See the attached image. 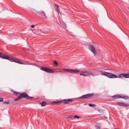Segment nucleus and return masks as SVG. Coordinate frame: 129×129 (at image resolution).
<instances>
[{"instance_id": "obj_1", "label": "nucleus", "mask_w": 129, "mask_h": 129, "mask_svg": "<svg viewBox=\"0 0 129 129\" xmlns=\"http://www.w3.org/2000/svg\"><path fill=\"white\" fill-rule=\"evenodd\" d=\"M0 57L3 59H8L12 62H14L21 64H24L17 59L13 57H9L8 55H5L3 53L1 52H0Z\"/></svg>"}, {"instance_id": "obj_2", "label": "nucleus", "mask_w": 129, "mask_h": 129, "mask_svg": "<svg viewBox=\"0 0 129 129\" xmlns=\"http://www.w3.org/2000/svg\"><path fill=\"white\" fill-rule=\"evenodd\" d=\"M63 71L71 73H77L80 72V71L77 70H72L68 69H55L53 70L54 73L55 72H63Z\"/></svg>"}, {"instance_id": "obj_3", "label": "nucleus", "mask_w": 129, "mask_h": 129, "mask_svg": "<svg viewBox=\"0 0 129 129\" xmlns=\"http://www.w3.org/2000/svg\"><path fill=\"white\" fill-rule=\"evenodd\" d=\"M11 91H13V92H14V94L20 93V95L19 96L21 99L23 98H26L28 100H32L33 99V97L29 96L27 93L23 92V93H20L19 92H16L15 91H13L12 89L11 90Z\"/></svg>"}, {"instance_id": "obj_4", "label": "nucleus", "mask_w": 129, "mask_h": 129, "mask_svg": "<svg viewBox=\"0 0 129 129\" xmlns=\"http://www.w3.org/2000/svg\"><path fill=\"white\" fill-rule=\"evenodd\" d=\"M103 75L106 76L110 78H119L116 75L113 74L109 73L102 71L101 72Z\"/></svg>"}, {"instance_id": "obj_5", "label": "nucleus", "mask_w": 129, "mask_h": 129, "mask_svg": "<svg viewBox=\"0 0 129 129\" xmlns=\"http://www.w3.org/2000/svg\"><path fill=\"white\" fill-rule=\"evenodd\" d=\"M40 69L46 72L49 73H53L54 72H53V70L51 69L47 68L45 67H41Z\"/></svg>"}, {"instance_id": "obj_6", "label": "nucleus", "mask_w": 129, "mask_h": 129, "mask_svg": "<svg viewBox=\"0 0 129 129\" xmlns=\"http://www.w3.org/2000/svg\"><path fill=\"white\" fill-rule=\"evenodd\" d=\"M80 75H82L84 76H88L90 75L93 76V74L91 72H82L80 74Z\"/></svg>"}, {"instance_id": "obj_7", "label": "nucleus", "mask_w": 129, "mask_h": 129, "mask_svg": "<svg viewBox=\"0 0 129 129\" xmlns=\"http://www.w3.org/2000/svg\"><path fill=\"white\" fill-rule=\"evenodd\" d=\"M113 98L114 99H116L117 98H122L125 100H126L128 99L129 98V97L128 96H122L120 95H117L113 96Z\"/></svg>"}, {"instance_id": "obj_8", "label": "nucleus", "mask_w": 129, "mask_h": 129, "mask_svg": "<svg viewBox=\"0 0 129 129\" xmlns=\"http://www.w3.org/2000/svg\"><path fill=\"white\" fill-rule=\"evenodd\" d=\"M94 95V93H91L90 94H86L80 96V98L81 99H84L88 98L89 97L93 96Z\"/></svg>"}, {"instance_id": "obj_9", "label": "nucleus", "mask_w": 129, "mask_h": 129, "mask_svg": "<svg viewBox=\"0 0 129 129\" xmlns=\"http://www.w3.org/2000/svg\"><path fill=\"white\" fill-rule=\"evenodd\" d=\"M89 49L94 54V55L95 56L96 54V51L93 46L92 45H89Z\"/></svg>"}, {"instance_id": "obj_10", "label": "nucleus", "mask_w": 129, "mask_h": 129, "mask_svg": "<svg viewBox=\"0 0 129 129\" xmlns=\"http://www.w3.org/2000/svg\"><path fill=\"white\" fill-rule=\"evenodd\" d=\"M73 101L72 100H70V99H65L63 100V102L64 104H68L70 102H72Z\"/></svg>"}, {"instance_id": "obj_11", "label": "nucleus", "mask_w": 129, "mask_h": 129, "mask_svg": "<svg viewBox=\"0 0 129 129\" xmlns=\"http://www.w3.org/2000/svg\"><path fill=\"white\" fill-rule=\"evenodd\" d=\"M55 9L56 10L57 12L58 13V15H59V7L57 4L55 3Z\"/></svg>"}, {"instance_id": "obj_12", "label": "nucleus", "mask_w": 129, "mask_h": 129, "mask_svg": "<svg viewBox=\"0 0 129 129\" xmlns=\"http://www.w3.org/2000/svg\"><path fill=\"white\" fill-rule=\"evenodd\" d=\"M39 13L40 15L44 17V18H47V17L46 16L44 12L43 11L40 12Z\"/></svg>"}, {"instance_id": "obj_13", "label": "nucleus", "mask_w": 129, "mask_h": 129, "mask_svg": "<svg viewBox=\"0 0 129 129\" xmlns=\"http://www.w3.org/2000/svg\"><path fill=\"white\" fill-rule=\"evenodd\" d=\"M62 101H54L52 102V104L54 105H58Z\"/></svg>"}, {"instance_id": "obj_14", "label": "nucleus", "mask_w": 129, "mask_h": 129, "mask_svg": "<svg viewBox=\"0 0 129 129\" xmlns=\"http://www.w3.org/2000/svg\"><path fill=\"white\" fill-rule=\"evenodd\" d=\"M59 21L62 26L63 27H66V23L60 21L59 19Z\"/></svg>"}, {"instance_id": "obj_15", "label": "nucleus", "mask_w": 129, "mask_h": 129, "mask_svg": "<svg viewBox=\"0 0 129 129\" xmlns=\"http://www.w3.org/2000/svg\"><path fill=\"white\" fill-rule=\"evenodd\" d=\"M42 107L45 106L46 105V103L45 101H43L42 103H40Z\"/></svg>"}, {"instance_id": "obj_16", "label": "nucleus", "mask_w": 129, "mask_h": 129, "mask_svg": "<svg viewBox=\"0 0 129 129\" xmlns=\"http://www.w3.org/2000/svg\"><path fill=\"white\" fill-rule=\"evenodd\" d=\"M122 106L124 107H128L129 106V104L123 103Z\"/></svg>"}, {"instance_id": "obj_17", "label": "nucleus", "mask_w": 129, "mask_h": 129, "mask_svg": "<svg viewBox=\"0 0 129 129\" xmlns=\"http://www.w3.org/2000/svg\"><path fill=\"white\" fill-rule=\"evenodd\" d=\"M21 99L20 98V96H18L17 98L15 99H14V101H19Z\"/></svg>"}, {"instance_id": "obj_18", "label": "nucleus", "mask_w": 129, "mask_h": 129, "mask_svg": "<svg viewBox=\"0 0 129 129\" xmlns=\"http://www.w3.org/2000/svg\"><path fill=\"white\" fill-rule=\"evenodd\" d=\"M124 74V78H129V74Z\"/></svg>"}, {"instance_id": "obj_19", "label": "nucleus", "mask_w": 129, "mask_h": 129, "mask_svg": "<svg viewBox=\"0 0 129 129\" xmlns=\"http://www.w3.org/2000/svg\"><path fill=\"white\" fill-rule=\"evenodd\" d=\"M119 78H122L123 77H124V74H120L119 75V76L118 77Z\"/></svg>"}, {"instance_id": "obj_20", "label": "nucleus", "mask_w": 129, "mask_h": 129, "mask_svg": "<svg viewBox=\"0 0 129 129\" xmlns=\"http://www.w3.org/2000/svg\"><path fill=\"white\" fill-rule=\"evenodd\" d=\"M89 106L92 107H95L96 106L94 104H89Z\"/></svg>"}, {"instance_id": "obj_21", "label": "nucleus", "mask_w": 129, "mask_h": 129, "mask_svg": "<svg viewBox=\"0 0 129 129\" xmlns=\"http://www.w3.org/2000/svg\"><path fill=\"white\" fill-rule=\"evenodd\" d=\"M68 118H70V120H74V117H72L70 116H69L68 117L66 118L67 119Z\"/></svg>"}, {"instance_id": "obj_22", "label": "nucleus", "mask_w": 129, "mask_h": 129, "mask_svg": "<svg viewBox=\"0 0 129 129\" xmlns=\"http://www.w3.org/2000/svg\"><path fill=\"white\" fill-rule=\"evenodd\" d=\"M117 104L120 106H122L123 103L119 102L117 103Z\"/></svg>"}, {"instance_id": "obj_23", "label": "nucleus", "mask_w": 129, "mask_h": 129, "mask_svg": "<svg viewBox=\"0 0 129 129\" xmlns=\"http://www.w3.org/2000/svg\"><path fill=\"white\" fill-rule=\"evenodd\" d=\"M3 103L4 104H8L10 103V102L9 101H7L4 102Z\"/></svg>"}, {"instance_id": "obj_24", "label": "nucleus", "mask_w": 129, "mask_h": 129, "mask_svg": "<svg viewBox=\"0 0 129 129\" xmlns=\"http://www.w3.org/2000/svg\"><path fill=\"white\" fill-rule=\"evenodd\" d=\"M54 64L56 66H57L58 65V62L56 60L54 61Z\"/></svg>"}, {"instance_id": "obj_25", "label": "nucleus", "mask_w": 129, "mask_h": 129, "mask_svg": "<svg viewBox=\"0 0 129 129\" xmlns=\"http://www.w3.org/2000/svg\"><path fill=\"white\" fill-rule=\"evenodd\" d=\"M80 117L78 116L77 115H75L74 116V118H80Z\"/></svg>"}, {"instance_id": "obj_26", "label": "nucleus", "mask_w": 129, "mask_h": 129, "mask_svg": "<svg viewBox=\"0 0 129 129\" xmlns=\"http://www.w3.org/2000/svg\"><path fill=\"white\" fill-rule=\"evenodd\" d=\"M95 126L96 127V129H100V127L99 126L96 125H95Z\"/></svg>"}, {"instance_id": "obj_27", "label": "nucleus", "mask_w": 129, "mask_h": 129, "mask_svg": "<svg viewBox=\"0 0 129 129\" xmlns=\"http://www.w3.org/2000/svg\"><path fill=\"white\" fill-rule=\"evenodd\" d=\"M3 100V98H0V102H2Z\"/></svg>"}, {"instance_id": "obj_28", "label": "nucleus", "mask_w": 129, "mask_h": 129, "mask_svg": "<svg viewBox=\"0 0 129 129\" xmlns=\"http://www.w3.org/2000/svg\"><path fill=\"white\" fill-rule=\"evenodd\" d=\"M27 62L28 63H27L26 64H28L29 65H33V64H30L29 63V62Z\"/></svg>"}, {"instance_id": "obj_29", "label": "nucleus", "mask_w": 129, "mask_h": 129, "mask_svg": "<svg viewBox=\"0 0 129 129\" xmlns=\"http://www.w3.org/2000/svg\"><path fill=\"white\" fill-rule=\"evenodd\" d=\"M31 26L32 27V28H34V25H32Z\"/></svg>"}, {"instance_id": "obj_30", "label": "nucleus", "mask_w": 129, "mask_h": 129, "mask_svg": "<svg viewBox=\"0 0 129 129\" xmlns=\"http://www.w3.org/2000/svg\"><path fill=\"white\" fill-rule=\"evenodd\" d=\"M114 129H116V128H115Z\"/></svg>"}, {"instance_id": "obj_31", "label": "nucleus", "mask_w": 129, "mask_h": 129, "mask_svg": "<svg viewBox=\"0 0 129 129\" xmlns=\"http://www.w3.org/2000/svg\"><path fill=\"white\" fill-rule=\"evenodd\" d=\"M128 9H129V8H128Z\"/></svg>"}]
</instances>
